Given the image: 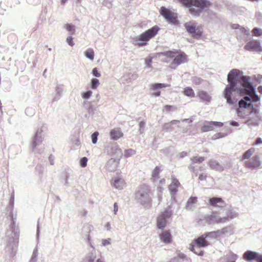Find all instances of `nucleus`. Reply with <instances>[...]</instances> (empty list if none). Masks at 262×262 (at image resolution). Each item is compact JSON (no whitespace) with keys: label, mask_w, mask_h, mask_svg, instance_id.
Segmentation results:
<instances>
[{"label":"nucleus","mask_w":262,"mask_h":262,"mask_svg":"<svg viewBox=\"0 0 262 262\" xmlns=\"http://www.w3.org/2000/svg\"><path fill=\"white\" fill-rule=\"evenodd\" d=\"M227 84L224 91V97L229 104H233L237 99L233 97V92H237L240 95H245L250 101L257 102L260 97L256 94L255 89L250 81V77L240 75L239 70H231L228 74Z\"/></svg>","instance_id":"obj_1"},{"label":"nucleus","mask_w":262,"mask_h":262,"mask_svg":"<svg viewBox=\"0 0 262 262\" xmlns=\"http://www.w3.org/2000/svg\"><path fill=\"white\" fill-rule=\"evenodd\" d=\"M13 207V205L9 204L6 207L7 211L9 212L8 218H10V224L7 228L6 232L5 241L7 243L6 248V251L10 257H13L15 255L19 236V230L15 223L16 215H14L12 211Z\"/></svg>","instance_id":"obj_2"},{"label":"nucleus","mask_w":262,"mask_h":262,"mask_svg":"<svg viewBox=\"0 0 262 262\" xmlns=\"http://www.w3.org/2000/svg\"><path fill=\"white\" fill-rule=\"evenodd\" d=\"M238 107L236 112L238 117L245 118L250 115L254 114L259 118V110L252 105L248 96H245L243 99H241L238 101Z\"/></svg>","instance_id":"obj_3"},{"label":"nucleus","mask_w":262,"mask_h":262,"mask_svg":"<svg viewBox=\"0 0 262 262\" xmlns=\"http://www.w3.org/2000/svg\"><path fill=\"white\" fill-rule=\"evenodd\" d=\"M46 130V126L42 125L36 129L33 136L30 144L32 151L34 154L40 155L43 152L45 147L41 145L45 139Z\"/></svg>","instance_id":"obj_4"},{"label":"nucleus","mask_w":262,"mask_h":262,"mask_svg":"<svg viewBox=\"0 0 262 262\" xmlns=\"http://www.w3.org/2000/svg\"><path fill=\"white\" fill-rule=\"evenodd\" d=\"M189 8L190 13L193 16H199L202 11L209 6L210 3L207 0H179Z\"/></svg>","instance_id":"obj_5"},{"label":"nucleus","mask_w":262,"mask_h":262,"mask_svg":"<svg viewBox=\"0 0 262 262\" xmlns=\"http://www.w3.org/2000/svg\"><path fill=\"white\" fill-rule=\"evenodd\" d=\"M159 30V28L157 26H154L143 33L134 38V43L139 47H144L146 46L149 39L156 35Z\"/></svg>","instance_id":"obj_6"},{"label":"nucleus","mask_w":262,"mask_h":262,"mask_svg":"<svg viewBox=\"0 0 262 262\" xmlns=\"http://www.w3.org/2000/svg\"><path fill=\"white\" fill-rule=\"evenodd\" d=\"M149 191L147 186L143 185L138 188L136 193V200L144 207H149L151 205V198L149 195Z\"/></svg>","instance_id":"obj_7"},{"label":"nucleus","mask_w":262,"mask_h":262,"mask_svg":"<svg viewBox=\"0 0 262 262\" xmlns=\"http://www.w3.org/2000/svg\"><path fill=\"white\" fill-rule=\"evenodd\" d=\"M172 214V211L170 206L165 208L163 211H161L157 219V227L161 230H163L165 227L167 221Z\"/></svg>","instance_id":"obj_8"},{"label":"nucleus","mask_w":262,"mask_h":262,"mask_svg":"<svg viewBox=\"0 0 262 262\" xmlns=\"http://www.w3.org/2000/svg\"><path fill=\"white\" fill-rule=\"evenodd\" d=\"M185 28L193 38L199 39L202 35L203 30L202 27H196L195 23L188 22L184 24Z\"/></svg>","instance_id":"obj_9"},{"label":"nucleus","mask_w":262,"mask_h":262,"mask_svg":"<svg viewBox=\"0 0 262 262\" xmlns=\"http://www.w3.org/2000/svg\"><path fill=\"white\" fill-rule=\"evenodd\" d=\"M160 13L170 24L177 25L179 21L176 13L172 12L165 7H162L160 10Z\"/></svg>","instance_id":"obj_10"},{"label":"nucleus","mask_w":262,"mask_h":262,"mask_svg":"<svg viewBox=\"0 0 262 262\" xmlns=\"http://www.w3.org/2000/svg\"><path fill=\"white\" fill-rule=\"evenodd\" d=\"M205 222L209 225L224 223L222 217L220 216L216 213H212L205 217Z\"/></svg>","instance_id":"obj_11"},{"label":"nucleus","mask_w":262,"mask_h":262,"mask_svg":"<svg viewBox=\"0 0 262 262\" xmlns=\"http://www.w3.org/2000/svg\"><path fill=\"white\" fill-rule=\"evenodd\" d=\"M223 123L217 121H208L206 122L202 126L201 130L202 132H207L212 130L215 127H222Z\"/></svg>","instance_id":"obj_12"},{"label":"nucleus","mask_w":262,"mask_h":262,"mask_svg":"<svg viewBox=\"0 0 262 262\" xmlns=\"http://www.w3.org/2000/svg\"><path fill=\"white\" fill-rule=\"evenodd\" d=\"M245 164L247 167L252 169H256L259 168L261 165L259 156L258 155L253 156L251 161H246Z\"/></svg>","instance_id":"obj_13"},{"label":"nucleus","mask_w":262,"mask_h":262,"mask_svg":"<svg viewBox=\"0 0 262 262\" xmlns=\"http://www.w3.org/2000/svg\"><path fill=\"white\" fill-rule=\"evenodd\" d=\"M245 49L249 51H261L260 42L259 40H254L250 41L245 46Z\"/></svg>","instance_id":"obj_14"},{"label":"nucleus","mask_w":262,"mask_h":262,"mask_svg":"<svg viewBox=\"0 0 262 262\" xmlns=\"http://www.w3.org/2000/svg\"><path fill=\"white\" fill-rule=\"evenodd\" d=\"M226 215L222 217L224 223H227L229 221L236 218L238 216V213L232 207L228 208L226 212Z\"/></svg>","instance_id":"obj_15"},{"label":"nucleus","mask_w":262,"mask_h":262,"mask_svg":"<svg viewBox=\"0 0 262 262\" xmlns=\"http://www.w3.org/2000/svg\"><path fill=\"white\" fill-rule=\"evenodd\" d=\"M259 255L256 252L248 250L244 253L243 258L248 262H252L254 260L257 261Z\"/></svg>","instance_id":"obj_16"},{"label":"nucleus","mask_w":262,"mask_h":262,"mask_svg":"<svg viewBox=\"0 0 262 262\" xmlns=\"http://www.w3.org/2000/svg\"><path fill=\"white\" fill-rule=\"evenodd\" d=\"M206 236L205 234H202L201 236L195 238L194 242L199 249L200 248H205L209 245V242L206 239Z\"/></svg>","instance_id":"obj_17"},{"label":"nucleus","mask_w":262,"mask_h":262,"mask_svg":"<svg viewBox=\"0 0 262 262\" xmlns=\"http://www.w3.org/2000/svg\"><path fill=\"white\" fill-rule=\"evenodd\" d=\"M209 203L213 207H223L225 202L221 198L212 197L209 199Z\"/></svg>","instance_id":"obj_18"},{"label":"nucleus","mask_w":262,"mask_h":262,"mask_svg":"<svg viewBox=\"0 0 262 262\" xmlns=\"http://www.w3.org/2000/svg\"><path fill=\"white\" fill-rule=\"evenodd\" d=\"M123 133L119 128H115L112 129L110 132V138L113 140H118L123 136Z\"/></svg>","instance_id":"obj_19"},{"label":"nucleus","mask_w":262,"mask_h":262,"mask_svg":"<svg viewBox=\"0 0 262 262\" xmlns=\"http://www.w3.org/2000/svg\"><path fill=\"white\" fill-rule=\"evenodd\" d=\"M160 238L162 242L166 244H170L171 242V235L168 231H165L159 235Z\"/></svg>","instance_id":"obj_20"},{"label":"nucleus","mask_w":262,"mask_h":262,"mask_svg":"<svg viewBox=\"0 0 262 262\" xmlns=\"http://www.w3.org/2000/svg\"><path fill=\"white\" fill-rule=\"evenodd\" d=\"M186 61V56L184 54H179L176 55L173 59L171 64L176 65L177 66L180 65L182 63H185Z\"/></svg>","instance_id":"obj_21"},{"label":"nucleus","mask_w":262,"mask_h":262,"mask_svg":"<svg viewBox=\"0 0 262 262\" xmlns=\"http://www.w3.org/2000/svg\"><path fill=\"white\" fill-rule=\"evenodd\" d=\"M113 186L118 190H122L125 185L124 180L120 178H116L113 179Z\"/></svg>","instance_id":"obj_22"},{"label":"nucleus","mask_w":262,"mask_h":262,"mask_svg":"<svg viewBox=\"0 0 262 262\" xmlns=\"http://www.w3.org/2000/svg\"><path fill=\"white\" fill-rule=\"evenodd\" d=\"M220 236H226L227 235H231L233 233V227L231 226H227L220 230H218Z\"/></svg>","instance_id":"obj_23"},{"label":"nucleus","mask_w":262,"mask_h":262,"mask_svg":"<svg viewBox=\"0 0 262 262\" xmlns=\"http://www.w3.org/2000/svg\"><path fill=\"white\" fill-rule=\"evenodd\" d=\"M119 162L114 158H111L106 163V166L107 169L111 171H115L117 169Z\"/></svg>","instance_id":"obj_24"},{"label":"nucleus","mask_w":262,"mask_h":262,"mask_svg":"<svg viewBox=\"0 0 262 262\" xmlns=\"http://www.w3.org/2000/svg\"><path fill=\"white\" fill-rule=\"evenodd\" d=\"M112 156L115 160L119 162L120 159L123 156L122 150L117 147H113L111 149Z\"/></svg>","instance_id":"obj_25"},{"label":"nucleus","mask_w":262,"mask_h":262,"mask_svg":"<svg viewBox=\"0 0 262 262\" xmlns=\"http://www.w3.org/2000/svg\"><path fill=\"white\" fill-rule=\"evenodd\" d=\"M210 167L218 171H222L224 170V167L219 162L214 160H211L209 162Z\"/></svg>","instance_id":"obj_26"},{"label":"nucleus","mask_w":262,"mask_h":262,"mask_svg":"<svg viewBox=\"0 0 262 262\" xmlns=\"http://www.w3.org/2000/svg\"><path fill=\"white\" fill-rule=\"evenodd\" d=\"M180 184L175 178H172L171 184L169 186V190L172 193L175 194L178 191V188Z\"/></svg>","instance_id":"obj_27"},{"label":"nucleus","mask_w":262,"mask_h":262,"mask_svg":"<svg viewBox=\"0 0 262 262\" xmlns=\"http://www.w3.org/2000/svg\"><path fill=\"white\" fill-rule=\"evenodd\" d=\"M199 97L204 101L209 103L211 100V96H210L207 92L204 91H199L198 93Z\"/></svg>","instance_id":"obj_28"},{"label":"nucleus","mask_w":262,"mask_h":262,"mask_svg":"<svg viewBox=\"0 0 262 262\" xmlns=\"http://www.w3.org/2000/svg\"><path fill=\"white\" fill-rule=\"evenodd\" d=\"M255 116V118H250L245 123L249 126H257L259 124V120L260 119V114H259V118Z\"/></svg>","instance_id":"obj_29"},{"label":"nucleus","mask_w":262,"mask_h":262,"mask_svg":"<svg viewBox=\"0 0 262 262\" xmlns=\"http://www.w3.org/2000/svg\"><path fill=\"white\" fill-rule=\"evenodd\" d=\"M197 198L195 196H191L187 201L186 204L187 209H191L193 207V205L196 202Z\"/></svg>","instance_id":"obj_30"},{"label":"nucleus","mask_w":262,"mask_h":262,"mask_svg":"<svg viewBox=\"0 0 262 262\" xmlns=\"http://www.w3.org/2000/svg\"><path fill=\"white\" fill-rule=\"evenodd\" d=\"M226 257L227 259L226 262H235L237 259L238 256L233 252H230L226 255Z\"/></svg>","instance_id":"obj_31"},{"label":"nucleus","mask_w":262,"mask_h":262,"mask_svg":"<svg viewBox=\"0 0 262 262\" xmlns=\"http://www.w3.org/2000/svg\"><path fill=\"white\" fill-rule=\"evenodd\" d=\"M204 234L206 236V238H216L220 237L218 230L216 231L206 232L204 233Z\"/></svg>","instance_id":"obj_32"},{"label":"nucleus","mask_w":262,"mask_h":262,"mask_svg":"<svg viewBox=\"0 0 262 262\" xmlns=\"http://www.w3.org/2000/svg\"><path fill=\"white\" fill-rule=\"evenodd\" d=\"M183 93L185 96L190 97H194L195 94L193 90L190 87H187L184 89L183 91Z\"/></svg>","instance_id":"obj_33"},{"label":"nucleus","mask_w":262,"mask_h":262,"mask_svg":"<svg viewBox=\"0 0 262 262\" xmlns=\"http://www.w3.org/2000/svg\"><path fill=\"white\" fill-rule=\"evenodd\" d=\"M84 55L87 58L93 60L94 57V50L91 48L87 49L84 52Z\"/></svg>","instance_id":"obj_34"},{"label":"nucleus","mask_w":262,"mask_h":262,"mask_svg":"<svg viewBox=\"0 0 262 262\" xmlns=\"http://www.w3.org/2000/svg\"><path fill=\"white\" fill-rule=\"evenodd\" d=\"M160 54V55L165 56L168 58H172L176 56L177 52L172 51H167L166 52H161Z\"/></svg>","instance_id":"obj_35"},{"label":"nucleus","mask_w":262,"mask_h":262,"mask_svg":"<svg viewBox=\"0 0 262 262\" xmlns=\"http://www.w3.org/2000/svg\"><path fill=\"white\" fill-rule=\"evenodd\" d=\"M38 255V250L36 246L33 250V253L29 262H37Z\"/></svg>","instance_id":"obj_36"},{"label":"nucleus","mask_w":262,"mask_h":262,"mask_svg":"<svg viewBox=\"0 0 262 262\" xmlns=\"http://www.w3.org/2000/svg\"><path fill=\"white\" fill-rule=\"evenodd\" d=\"M38 255V250L36 246L33 250V253L29 262H37Z\"/></svg>","instance_id":"obj_37"},{"label":"nucleus","mask_w":262,"mask_h":262,"mask_svg":"<svg viewBox=\"0 0 262 262\" xmlns=\"http://www.w3.org/2000/svg\"><path fill=\"white\" fill-rule=\"evenodd\" d=\"M38 255V250L36 246L33 250V253L29 262H37Z\"/></svg>","instance_id":"obj_38"},{"label":"nucleus","mask_w":262,"mask_h":262,"mask_svg":"<svg viewBox=\"0 0 262 262\" xmlns=\"http://www.w3.org/2000/svg\"><path fill=\"white\" fill-rule=\"evenodd\" d=\"M189 249L190 251L193 252L194 253H195L196 254H197L199 256L203 255L204 252L203 251H200L199 252V253H198V251H196V250H198V251H199V250H200V249L199 247H197V246L195 247L193 245L190 244Z\"/></svg>","instance_id":"obj_39"},{"label":"nucleus","mask_w":262,"mask_h":262,"mask_svg":"<svg viewBox=\"0 0 262 262\" xmlns=\"http://www.w3.org/2000/svg\"><path fill=\"white\" fill-rule=\"evenodd\" d=\"M254 148H251L248 150H247L243 156V159H248L250 158V157L252 155V154L254 152Z\"/></svg>","instance_id":"obj_40"},{"label":"nucleus","mask_w":262,"mask_h":262,"mask_svg":"<svg viewBox=\"0 0 262 262\" xmlns=\"http://www.w3.org/2000/svg\"><path fill=\"white\" fill-rule=\"evenodd\" d=\"M64 28L70 33V34H74L75 31V27L72 24H68L64 26Z\"/></svg>","instance_id":"obj_41"},{"label":"nucleus","mask_w":262,"mask_h":262,"mask_svg":"<svg viewBox=\"0 0 262 262\" xmlns=\"http://www.w3.org/2000/svg\"><path fill=\"white\" fill-rule=\"evenodd\" d=\"M136 152L135 150L132 148H129L124 151V156L125 158H128L136 154Z\"/></svg>","instance_id":"obj_42"},{"label":"nucleus","mask_w":262,"mask_h":262,"mask_svg":"<svg viewBox=\"0 0 262 262\" xmlns=\"http://www.w3.org/2000/svg\"><path fill=\"white\" fill-rule=\"evenodd\" d=\"M160 171V167L158 166H156L154 170L152 171V180L153 181H155L159 175Z\"/></svg>","instance_id":"obj_43"},{"label":"nucleus","mask_w":262,"mask_h":262,"mask_svg":"<svg viewBox=\"0 0 262 262\" xmlns=\"http://www.w3.org/2000/svg\"><path fill=\"white\" fill-rule=\"evenodd\" d=\"M100 84L98 79L93 78L91 81V88L92 89H96Z\"/></svg>","instance_id":"obj_44"},{"label":"nucleus","mask_w":262,"mask_h":262,"mask_svg":"<svg viewBox=\"0 0 262 262\" xmlns=\"http://www.w3.org/2000/svg\"><path fill=\"white\" fill-rule=\"evenodd\" d=\"M169 85L168 84L165 83H155L152 84V89L155 90L158 89H162L163 88H166L169 86Z\"/></svg>","instance_id":"obj_45"},{"label":"nucleus","mask_w":262,"mask_h":262,"mask_svg":"<svg viewBox=\"0 0 262 262\" xmlns=\"http://www.w3.org/2000/svg\"><path fill=\"white\" fill-rule=\"evenodd\" d=\"M205 160V158L204 157H194L191 158V160L192 161V164L199 163H201L203 162Z\"/></svg>","instance_id":"obj_46"},{"label":"nucleus","mask_w":262,"mask_h":262,"mask_svg":"<svg viewBox=\"0 0 262 262\" xmlns=\"http://www.w3.org/2000/svg\"><path fill=\"white\" fill-rule=\"evenodd\" d=\"M25 113L28 116H32L35 114V110L32 107H27L25 110Z\"/></svg>","instance_id":"obj_47"},{"label":"nucleus","mask_w":262,"mask_h":262,"mask_svg":"<svg viewBox=\"0 0 262 262\" xmlns=\"http://www.w3.org/2000/svg\"><path fill=\"white\" fill-rule=\"evenodd\" d=\"M192 81L193 84L195 85H199L203 81V79L200 77L194 76L192 77Z\"/></svg>","instance_id":"obj_48"},{"label":"nucleus","mask_w":262,"mask_h":262,"mask_svg":"<svg viewBox=\"0 0 262 262\" xmlns=\"http://www.w3.org/2000/svg\"><path fill=\"white\" fill-rule=\"evenodd\" d=\"M98 135H99V133L97 132H95L94 133H93L92 134L91 139H92V142L93 144H95L97 143Z\"/></svg>","instance_id":"obj_49"},{"label":"nucleus","mask_w":262,"mask_h":262,"mask_svg":"<svg viewBox=\"0 0 262 262\" xmlns=\"http://www.w3.org/2000/svg\"><path fill=\"white\" fill-rule=\"evenodd\" d=\"M139 133L140 134H142L144 131V128L145 126V122L144 121H140L139 122Z\"/></svg>","instance_id":"obj_50"},{"label":"nucleus","mask_w":262,"mask_h":262,"mask_svg":"<svg viewBox=\"0 0 262 262\" xmlns=\"http://www.w3.org/2000/svg\"><path fill=\"white\" fill-rule=\"evenodd\" d=\"M252 32L255 36H260L262 35V30L257 28H253Z\"/></svg>","instance_id":"obj_51"},{"label":"nucleus","mask_w":262,"mask_h":262,"mask_svg":"<svg viewBox=\"0 0 262 262\" xmlns=\"http://www.w3.org/2000/svg\"><path fill=\"white\" fill-rule=\"evenodd\" d=\"M83 262H95V256L90 254L85 258Z\"/></svg>","instance_id":"obj_52"},{"label":"nucleus","mask_w":262,"mask_h":262,"mask_svg":"<svg viewBox=\"0 0 262 262\" xmlns=\"http://www.w3.org/2000/svg\"><path fill=\"white\" fill-rule=\"evenodd\" d=\"M63 85L62 84H57L56 86V92L58 95H61Z\"/></svg>","instance_id":"obj_53"},{"label":"nucleus","mask_w":262,"mask_h":262,"mask_svg":"<svg viewBox=\"0 0 262 262\" xmlns=\"http://www.w3.org/2000/svg\"><path fill=\"white\" fill-rule=\"evenodd\" d=\"M92 92L91 91H87L82 94V97L84 99H89L92 96Z\"/></svg>","instance_id":"obj_54"},{"label":"nucleus","mask_w":262,"mask_h":262,"mask_svg":"<svg viewBox=\"0 0 262 262\" xmlns=\"http://www.w3.org/2000/svg\"><path fill=\"white\" fill-rule=\"evenodd\" d=\"M152 58L149 57L148 58H146L145 60L146 67L147 68H151V62H152Z\"/></svg>","instance_id":"obj_55"},{"label":"nucleus","mask_w":262,"mask_h":262,"mask_svg":"<svg viewBox=\"0 0 262 262\" xmlns=\"http://www.w3.org/2000/svg\"><path fill=\"white\" fill-rule=\"evenodd\" d=\"M178 256V257H174L170 262H179V258L181 259H183L185 258V255L183 253H179Z\"/></svg>","instance_id":"obj_56"},{"label":"nucleus","mask_w":262,"mask_h":262,"mask_svg":"<svg viewBox=\"0 0 262 262\" xmlns=\"http://www.w3.org/2000/svg\"><path fill=\"white\" fill-rule=\"evenodd\" d=\"M88 159L86 157H83L80 161V165L82 167H85L87 165Z\"/></svg>","instance_id":"obj_57"},{"label":"nucleus","mask_w":262,"mask_h":262,"mask_svg":"<svg viewBox=\"0 0 262 262\" xmlns=\"http://www.w3.org/2000/svg\"><path fill=\"white\" fill-rule=\"evenodd\" d=\"M129 75L130 74L128 73L125 75H124L122 78H121V80L123 82H124V81L125 80H126V82L127 83H128L130 82V78H129Z\"/></svg>","instance_id":"obj_58"},{"label":"nucleus","mask_w":262,"mask_h":262,"mask_svg":"<svg viewBox=\"0 0 262 262\" xmlns=\"http://www.w3.org/2000/svg\"><path fill=\"white\" fill-rule=\"evenodd\" d=\"M92 74L96 77H100L101 76L100 73L98 72L96 68H94L92 72Z\"/></svg>","instance_id":"obj_59"},{"label":"nucleus","mask_w":262,"mask_h":262,"mask_svg":"<svg viewBox=\"0 0 262 262\" xmlns=\"http://www.w3.org/2000/svg\"><path fill=\"white\" fill-rule=\"evenodd\" d=\"M73 37L72 36H68L67 38V42L69 46L73 47L74 45V43L73 41Z\"/></svg>","instance_id":"obj_60"},{"label":"nucleus","mask_w":262,"mask_h":262,"mask_svg":"<svg viewBox=\"0 0 262 262\" xmlns=\"http://www.w3.org/2000/svg\"><path fill=\"white\" fill-rule=\"evenodd\" d=\"M224 136L223 135V134L221 133H217L215 135H214L212 137V139L213 140H216L217 139H219V138H222Z\"/></svg>","instance_id":"obj_61"},{"label":"nucleus","mask_w":262,"mask_h":262,"mask_svg":"<svg viewBox=\"0 0 262 262\" xmlns=\"http://www.w3.org/2000/svg\"><path fill=\"white\" fill-rule=\"evenodd\" d=\"M111 238H108L107 239H104L102 240V245L103 246H106L107 245H109L111 244Z\"/></svg>","instance_id":"obj_62"},{"label":"nucleus","mask_w":262,"mask_h":262,"mask_svg":"<svg viewBox=\"0 0 262 262\" xmlns=\"http://www.w3.org/2000/svg\"><path fill=\"white\" fill-rule=\"evenodd\" d=\"M14 191L11 194V197L10 198L9 201V204H11L14 205Z\"/></svg>","instance_id":"obj_63"},{"label":"nucleus","mask_w":262,"mask_h":262,"mask_svg":"<svg viewBox=\"0 0 262 262\" xmlns=\"http://www.w3.org/2000/svg\"><path fill=\"white\" fill-rule=\"evenodd\" d=\"M256 17L258 19L259 21L262 20V13L258 12L255 14Z\"/></svg>","instance_id":"obj_64"}]
</instances>
